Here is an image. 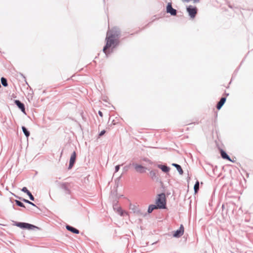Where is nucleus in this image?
Returning <instances> with one entry per match:
<instances>
[{"label": "nucleus", "mask_w": 253, "mask_h": 253, "mask_svg": "<svg viewBox=\"0 0 253 253\" xmlns=\"http://www.w3.org/2000/svg\"><path fill=\"white\" fill-rule=\"evenodd\" d=\"M98 114H99V115L101 117H102V116H103V114H102V113L100 111H99L98 112Z\"/></svg>", "instance_id": "obj_27"}, {"label": "nucleus", "mask_w": 253, "mask_h": 253, "mask_svg": "<svg viewBox=\"0 0 253 253\" xmlns=\"http://www.w3.org/2000/svg\"><path fill=\"white\" fill-rule=\"evenodd\" d=\"M187 10L191 18H193L195 17L197 12V9L196 7L190 5L187 8Z\"/></svg>", "instance_id": "obj_3"}, {"label": "nucleus", "mask_w": 253, "mask_h": 253, "mask_svg": "<svg viewBox=\"0 0 253 253\" xmlns=\"http://www.w3.org/2000/svg\"><path fill=\"white\" fill-rule=\"evenodd\" d=\"M120 32L118 30L115 31H109L107 33L106 38V43L105 46L103 49V52L106 54H108L107 50L110 47L114 48L119 43L118 37L120 35Z\"/></svg>", "instance_id": "obj_1"}, {"label": "nucleus", "mask_w": 253, "mask_h": 253, "mask_svg": "<svg viewBox=\"0 0 253 253\" xmlns=\"http://www.w3.org/2000/svg\"><path fill=\"white\" fill-rule=\"evenodd\" d=\"M66 227V229L68 230L73 232V233H75V234H79V230H78V229H76V228H74V227H73L72 226H70L69 225H67Z\"/></svg>", "instance_id": "obj_11"}, {"label": "nucleus", "mask_w": 253, "mask_h": 253, "mask_svg": "<svg viewBox=\"0 0 253 253\" xmlns=\"http://www.w3.org/2000/svg\"><path fill=\"white\" fill-rule=\"evenodd\" d=\"M118 212L121 216L124 215V213L127 214L126 211H123L121 208L118 209Z\"/></svg>", "instance_id": "obj_20"}, {"label": "nucleus", "mask_w": 253, "mask_h": 253, "mask_svg": "<svg viewBox=\"0 0 253 253\" xmlns=\"http://www.w3.org/2000/svg\"><path fill=\"white\" fill-rule=\"evenodd\" d=\"M15 103L23 113H25V106L24 104L18 100H15Z\"/></svg>", "instance_id": "obj_9"}, {"label": "nucleus", "mask_w": 253, "mask_h": 253, "mask_svg": "<svg viewBox=\"0 0 253 253\" xmlns=\"http://www.w3.org/2000/svg\"><path fill=\"white\" fill-rule=\"evenodd\" d=\"M23 201L25 202H26V203H28L29 204H31L32 205L34 206H36V205L34 203H32L31 202H30V201H28L27 200L24 199Z\"/></svg>", "instance_id": "obj_24"}, {"label": "nucleus", "mask_w": 253, "mask_h": 253, "mask_svg": "<svg viewBox=\"0 0 253 253\" xmlns=\"http://www.w3.org/2000/svg\"><path fill=\"white\" fill-rule=\"evenodd\" d=\"M167 12L170 13L171 15H175L176 14V10L172 8L170 3H169L167 5Z\"/></svg>", "instance_id": "obj_8"}, {"label": "nucleus", "mask_w": 253, "mask_h": 253, "mask_svg": "<svg viewBox=\"0 0 253 253\" xmlns=\"http://www.w3.org/2000/svg\"><path fill=\"white\" fill-rule=\"evenodd\" d=\"M135 170L140 173H144L146 171V168L138 164H133Z\"/></svg>", "instance_id": "obj_5"}, {"label": "nucleus", "mask_w": 253, "mask_h": 253, "mask_svg": "<svg viewBox=\"0 0 253 253\" xmlns=\"http://www.w3.org/2000/svg\"><path fill=\"white\" fill-rule=\"evenodd\" d=\"M15 202L16 203V204L18 206H20L21 207H24L25 208V206L24 205V204L21 202L20 201H18V200H16L15 201Z\"/></svg>", "instance_id": "obj_21"}, {"label": "nucleus", "mask_w": 253, "mask_h": 253, "mask_svg": "<svg viewBox=\"0 0 253 253\" xmlns=\"http://www.w3.org/2000/svg\"><path fill=\"white\" fill-rule=\"evenodd\" d=\"M17 225L21 228H25L28 229H33L34 228H37L35 226L27 223L19 222L17 223Z\"/></svg>", "instance_id": "obj_4"}, {"label": "nucleus", "mask_w": 253, "mask_h": 253, "mask_svg": "<svg viewBox=\"0 0 253 253\" xmlns=\"http://www.w3.org/2000/svg\"><path fill=\"white\" fill-rule=\"evenodd\" d=\"M120 169V166H116L115 167V172H118Z\"/></svg>", "instance_id": "obj_26"}, {"label": "nucleus", "mask_w": 253, "mask_h": 253, "mask_svg": "<svg viewBox=\"0 0 253 253\" xmlns=\"http://www.w3.org/2000/svg\"><path fill=\"white\" fill-rule=\"evenodd\" d=\"M184 233V227L182 225H181L179 229L176 231L174 232L173 234V236L174 237H179L181 236Z\"/></svg>", "instance_id": "obj_7"}, {"label": "nucleus", "mask_w": 253, "mask_h": 253, "mask_svg": "<svg viewBox=\"0 0 253 253\" xmlns=\"http://www.w3.org/2000/svg\"><path fill=\"white\" fill-rule=\"evenodd\" d=\"M172 165L176 168L177 170L180 174H183V171L180 166L176 164H172Z\"/></svg>", "instance_id": "obj_15"}, {"label": "nucleus", "mask_w": 253, "mask_h": 253, "mask_svg": "<svg viewBox=\"0 0 253 253\" xmlns=\"http://www.w3.org/2000/svg\"><path fill=\"white\" fill-rule=\"evenodd\" d=\"M156 204L159 209L166 208V196L164 193L158 195L156 199Z\"/></svg>", "instance_id": "obj_2"}, {"label": "nucleus", "mask_w": 253, "mask_h": 253, "mask_svg": "<svg viewBox=\"0 0 253 253\" xmlns=\"http://www.w3.org/2000/svg\"><path fill=\"white\" fill-rule=\"evenodd\" d=\"M156 209H159L158 207H157V206L154 205H151L149 206L148 209V212L149 213H151L152 212V211Z\"/></svg>", "instance_id": "obj_16"}, {"label": "nucleus", "mask_w": 253, "mask_h": 253, "mask_svg": "<svg viewBox=\"0 0 253 253\" xmlns=\"http://www.w3.org/2000/svg\"><path fill=\"white\" fill-rule=\"evenodd\" d=\"M226 98L225 97H222L220 101L217 104L216 108L218 110H219L225 102Z\"/></svg>", "instance_id": "obj_10"}, {"label": "nucleus", "mask_w": 253, "mask_h": 253, "mask_svg": "<svg viewBox=\"0 0 253 253\" xmlns=\"http://www.w3.org/2000/svg\"><path fill=\"white\" fill-rule=\"evenodd\" d=\"M22 130L23 131V132L24 133L25 135H26V137H29V135H30V133L27 130V129H26V128L24 126H22Z\"/></svg>", "instance_id": "obj_17"}, {"label": "nucleus", "mask_w": 253, "mask_h": 253, "mask_svg": "<svg viewBox=\"0 0 253 253\" xmlns=\"http://www.w3.org/2000/svg\"><path fill=\"white\" fill-rule=\"evenodd\" d=\"M1 82L2 84L4 86H7V80H6V79L5 78H4L3 77H2L1 78Z\"/></svg>", "instance_id": "obj_19"}, {"label": "nucleus", "mask_w": 253, "mask_h": 253, "mask_svg": "<svg viewBox=\"0 0 253 253\" xmlns=\"http://www.w3.org/2000/svg\"><path fill=\"white\" fill-rule=\"evenodd\" d=\"M27 195L29 196L30 199L31 200H32V201H34V197L32 195V194H31V193L30 192Z\"/></svg>", "instance_id": "obj_23"}, {"label": "nucleus", "mask_w": 253, "mask_h": 253, "mask_svg": "<svg viewBox=\"0 0 253 253\" xmlns=\"http://www.w3.org/2000/svg\"><path fill=\"white\" fill-rule=\"evenodd\" d=\"M150 176L152 179H154L157 177V171L156 170H151L150 172Z\"/></svg>", "instance_id": "obj_14"}, {"label": "nucleus", "mask_w": 253, "mask_h": 253, "mask_svg": "<svg viewBox=\"0 0 253 253\" xmlns=\"http://www.w3.org/2000/svg\"><path fill=\"white\" fill-rule=\"evenodd\" d=\"M22 191L23 192H24V193H26L27 194H28V193H29L30 191L27 189V188L25 187H23L22 189Z\"/></svg>", "instance_id": "obj_22"}, {"label": "nucleus", "mask_w": 253, "mask_h": 253, "mask_svg": "<svg viewBox=\"0 0 253 253\" xmlns=\"http://www.w3.org/2000/svg\"><path fill=\"white\" fill-rule=\"evenodd\" d=\"M194 191H195V193H197L198 192V191L199 190V182L198 181H197L195 185H194Z\"/></svg>", "instance_id": "obj_18"}, {"label": "nucleus", "mask_w": 253, "mask_h": 253, "mask_svg": "<svg viewBox=\"0 0 253 253\" xmlns=\"http://www.w3.org/2000/svg\"><path fill=\"white\" fill-rule=\"evenodd\" d=\"M220 154H221V157L223 158V159H227L230 161H231V162H233L231 159L230 158H229V157L228 156V155L225 152H224L223 150H221V151H220Z\"/></svg>", "instance_id": "obj_12"}, {"label": "nucleus", "mask_w": 253, "mask_h": 253, "mask_svg": "<svg viewBox=\"0 0 253 253\" xmlns=\"http://www.w3.org/2000/svg\"><path fill=\"white\" fill-rule=\"evenodd\" d=\"M158 167L159 168L161 169L163 171L165 172H168L169 170V168L167 166L159 165H158Z\"/></svg>", "instance_id": "obj_13"}, {"label": "nucleus", "mask_w": 253, "mask_h": 253, "mask_svg": "<svg viewBox=\"0 0 253 253\" xmlns=\"http://www.w3.org/2000/svg\"><path fill=\"white\" fill-rule=\"evenodd\" d=\"M76 159V154L75 151H74L72 154L70 159V163L69 166V169H71L73 166L74 165Z\"/></svg>", "instance_id": "obj_6"}, {"label": "nucleus", "mask_w": 253, "mask_h": 253, "mask_svg": "<svg viewBox=\"0 0 253 253\" xmlns=\"http://www.w3.org/2000/svg\"><path fill=\"white\" fill-rule=\"evenodd\" d=\"M105 132H106V131H105V130H102V131L100 132V133H99V135L100 136H102L103 135H104V134H105Z\"/></svg>", "instance_id": "obj_25"}]
</instances>
